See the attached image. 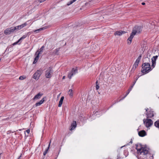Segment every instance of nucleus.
I'll return each mask as SVG.
<instances>
[{
	"instance_id": "4be33fe9",
	"label": "nucleus",
	"mask_w": 159,
	"mask_h": 159,
	"mask_svg": "<svg viewBox=\"0 0 159 159\" xmlns=\"http://www.w3.org/2000/svg\"><path fill=\"white\" fill-rule=\"evenodd\" d=\"M68 93L70 97H72L73 96V92L72 89H69L68 92Z\"/></svg>"
},
{
	"instance_id": "58836bf2",
	"label": "nucleus",
	"mask_w": 159,
	"mask_h": 159,
	"mask_svg": "<svg viewBox=\"0 0 159 159\" xmlns=\"http://www.w3.org/2000/svg\"><path fill=\"white\" fill-rule=\"evenodd\" d=\"M129 143H132V141H130V142Z\"/></svg>"
},
{
	"instance_id": "1a4fd4ad",
	"label": "nucleus",
	"mask_w": 159,
	"mask_h": 159,
	"mask_svg": "<svg viewBox=\"0 0 159 159\" xmlns=\"http://www.w3.org/2000/svg\"><path fill=\"white\" fill-rule=\"evenodd\" d=\"M145 110H146V113H145L147 115V118H152L154 116V114L153 113V111H149L148 112V108H145Z\"/></svg>"
},
{
	"instance_id": "cd10ccee",
	"label": "nucleus",
	"mask_w": 159,
	"mask_h": 159,
	"mask_svg": "<svg viewBox=\"0 0 159 159\" xmlns=\"http://www.w3.org/2000/svg\"><path fill=\"white\" fill-rule=\"evenodd\" d=\"M77 0H72L69 3L67 4L68 5H69L71 4H72V3H73L74 2L76 1Z\"/></svg>"
},
{
	"instance_id": "473e14b6",
	"label": "nucleus",
	"mask_w": 159,
	"mask_h": 159,
	"mask_svg": "<svg viewBox=\"0 0 159 159\" xmlns=\"http://www.w3.org/2000/svg\"><path fill=\"white\" fill-rule=\"evenodd\" d=\"M138 79H137L134 82L133 84L131 86H133V87L134 86V85L135 84L137 80Z\"/></svg>"
},
{
	"instance_id": "bb28decb",
	"label": "nucleus",
	"mask_w": 159,
	"mask_h": 159,
	"mask_svg": "<svg viewBox=\"0 0 159 159\" xmlns=\"http://www.w3.org/2000/svg\"><path fill=\"white\" fill-rule=\"evenodd\" d=\"M137 66H136V65L134 64V65H133V67L131 69V71H134V70Z\"/></svg>"
},
{
	"instance_id": "b1692460",
	"label": "nucleus",
	"mask_w": 159,
	"mask_h": 159,
	"mask_svg": "<svg viewBox=\"0 0 159 159\" xmlns=\"http://www.w3.org/2000/svg\"><path fill=\"white\" fill-rule=\"evenodd\" d=\"M126 96H126V94L125 95L124 97H122L120 100H117L116 101H114V103H113V105H114V104H116V103L120 102V101L123 100L126 97Z\"/></svg>"
},
{
	"instance_id": "9d476101",
	"label": "nucleus",
	"mask_w": 159,
	"mask_h": 159,
	"mask_svg": "<svg viewBox=\"0 0 159 159\" xmlns=\"http://www.w3.org/2000/svg\"><path fill=\"white\" fill-rule=\"evenodd\" d=\"M41 73L40 71L38 70L33 75V78L36 80H38L39 77L40 76Z\"/></svg>"
},
{
	"instance_id": "ea45409f",
	"label": "nucleus",
	"mask_w": 159,
	"mask_h": 159,
	"mask_svg": "<svg viewBox=\"0 0 159 159\" xmlns=\"http://www.w3.org/2000/svg\"><path fill=\"white\" fill-rule=\"evenodd\" d=\"M1 59H0V61H1Z\"/></svg>"
},
{
	"instance_id": "e433bc0d",
	"label": "nucleus",
	"mask_w": 159,
	"mask_h": 159,
	"mask_svg": "<svg viewBox=\"0 0 159 159\" xmlns=\"http://www.w3.org/2000/svg\"><path fill=\"white\" fill-rule=\"evenodd\" d=\"M145 2H143L142 3V4L143 5H145Z\"/></svg>"
},
{
	"instance_id": "ddd939ff",
	"label": "nucleus",
	"mask_w": 159,
	"mask_h": 159,
	"mask_svg": "<svg viewBox=\"0 0 159 159\" xmlns=\"http://www.w3.org/2000/svg\"><path fill=\"white\" fill-rule=\"evenodd\" d=\"M43 95V93H39L33 98V99L34 100H38L41 98Z\"/></svg>"
},
{
	"instance_id": "aec40b11",
	"label": "nucleus",
	"mask_w": 159,
	"mask_h": 159,
	"mask_svg": "<svg viewBox=\"0 0 159 159\" xmlns=\"http://www.w3.org/2000/svg\"><path fill=\"white\" fill-rule=\"evenodd\" d=\"M51 142V140H50V142L48 144V147L45 150V151L43 152V155L44 156L48 152V150H49V147H50V146Z\"/></svg>"
},
{
	"instance_id": "c85d7f7f",
	"label": "nucleus",
	"mask_w": 159,
	"mask_h": 159,
	"mask_svg": "<svg viewBox=\"0 0 159 159\" xmlns=\"http://www.w3.org/2000/svg\"><path fill=\"white\" fill-rule=\"evenodd\" d=\"M25 78V77H24L23 76H21L19 77V79L20 80H24Z\"/></svg>"
},
{
	"instance_id": "a211bd4d",
	"label": "nucleus",
	"mask_w": 159,
	"mask_h": 159,
	"mask_svg": "<svg viewBox=\"0 0 159 159\" xmlns=\"http://www.w3.org/2000/svg\"><path fill=\"white\" fill-rule=\"evenodd\" d=\"M142 56L141 55L139 56L138 58L136 60L134 64L136 65V66H138V65L140 62Z\"/></svg>"
},
{
	"instance_id": "f03ea898",
	"label": "nucleus",
	"mask_w": 159,
	"mask_h": 159,
	"mask_svg": "<svg viewBox=\"0 0 159 159\" xmlns=\"http://www.w3.org/2000/svg\"><path fill=\"white\" fill-rule=\"evenodd\" d=\"M142 30V27L140 26H135L133 28L130 35L128 39V43L129 44L131 43L132 39L134 36L136 34L140 33Z\"/></svg>"
},
{
	"instance_id": "0eeeda50",
	"label": "nucleus",
	"mask_w": 159,
	"mask_h": 159,
	"mask_svg": "<svg viewBox=\"0 0 159 159\" xmlns=\"http://www.w3.org/2000/svg\"><path fill=\"white\" fill-rule=\"evenodd\" d=\"M78 73V70L76 68H73L71 71L69 73L68 77L70 79L71 78L72 76Z\"/></svg>"
},
{
	"instance_id": "412c9836",
	"label": "nucleus",
	"mask_w": 159,
	"mask_h": 159,
	"mask_svg": "<svg viewBox=\"0 0 159 159\" xmlns=\"http://www.w3.org/2000/svg\"><path fill=\"white\" fill-rule=\"evenodd\" d=\"M46 28H46V27H43L39 29L35 30L34 31V32H35L36 33H38L37 31H41V30H45V29H46Z\"/></svg>"
},
{
	"instance_id": "c9c22d12",
	"label": "nucleus",
	"mask_w": 159,
	"mask_h": 159,
	"mask_svg": "<svg viewBox=\"0 0 159 159\" xmlns=\"http://www.w3.org/2000/svg\"><path fill=\"white\" fill-rule=\"evenodd\" d=\"M21 155L18 158V159H21Z\"/></svg>"
},
{
	"instance_id": "2eb2a0df",
	"label": "nucleus",
	"mask_w": 159,
	"mask_h": 159,
	"mask_svg": "<svg viewBox=\"0 0 159 159\" xmlns=\"http://www.w3.org/2000/svg\"><path fill=\"white\" fill-rule=\"evenodd\" d=\"M138 134L139 136L143 137L147 135V133L145 130H142L138 132Z\"/></svg>"
},
{
	"instance_id": "4c0bfd02",
	"label": "nucleus",
	"mask_w": 159,
	"mask_h": 159,
	"mask_svg": "<svg viewBox=\"0 0 159 159\" xmlns=\"http://www.w3.org/2000/svg\"><path fill=\"white\" fill-rule=\"evenodd\" d=\"M65 78V76H64L63 77V78H62V79H64Z\"/></svg>"
},
{
	"instance_id": "7c9ffc66",
	"label": "nucleus",
	"mask_w": 159,
	"mask_h": 159,
	"mask_svg": "<svg viewBox=\"0 0 159 159\" xmlns=\"http://www.w3.org/2000/svg\"><path fill=\"white\" fill-rule=\"evenodd\" d=\"M59 51V49H56L55 50V54H58V52Z\"/></svg>"
},
{
	"instance_id": "20e7f679",
	"label": "nucleus",
	"mask_w": 159,
	"mask_h": 159,
	"mask_svg": "<svg viewBox=\"0 0 159 159\" xmlns=\"http://www.w3.org/2000/svg\"><path fill=\"white\" fill-rule=\"evenodd\" d=\"M53 70L52 68L49 67L47 69L45 72V76L47 78H50L53 74Z\"/></svg>"
},
{
	"instance_id": "9b49d317",
	"label": "nucleus",
	"mask_w": 159,
	"mask_h": 159,
	"mask_svg": "<svg viewBox=\"0 0 159 159\" xmlns=\"http://www.w3.org/2000/svg\"><path fill=\"white\" fill-rule=\"evenodd\" d=\"M28 24L27 23V22H25V23L22 24L21 25H19L18 26L15 27L14 28L15 29V31H17L21 30L23 27L26 26Z\"/></svg>"
},
{
	"instance_id": "423d86ee",
	"label": "nucleus",
	"mask_w": 159,
	"mask_h": 159,
	"mask_svg": "<svg viewBox=\"0 0 159 159\" xmlns=\"http://www.w3.org/2000/svg\"><path fill=\"white\" fill-rule=\"evenodd\" d=\"M143 121L145 126L147 128L151 126L153 123V121L150 119H144Z\"/></svg>"
},
{
	"instance_id": "f704fd0d",
	"label": "nucleus",
	"mask_w": 159,
	"mask_h": 159,
	"mask_svg": "<svg viewBox=\"0 0 159 159\" xmlns=\"http://www.w3.org/2000/svg\"><path fill=\"white\" fill-rule=\"evenodd\" d=\"M98 111H97L96 112H95V113L94 114V115H95V116H96L97 114V113H98Z\"/></svg>"
},
{
	"instance_id": "39448f33",
	"label": "nucleus",
	"mask_w": 159,
	"mask_h": 159,
	"mask_svg": "<svg viewBox=\"0 0 159 159\" xmlns=\"http://www.w3.org/2000/svg\"><path fill=\"white\" fill-rule=\"evenodd\" d=\"M44 48V46H42V47L39 49V51L38 50L35 52V55H36V56L34 58V61L33 63L34 64L37 61L39 58V55L41 53V52H43Z\"/></svg>"
},
{
	"instance_id": "2f4dec72",
	"label": "nucleus",
	"mask_w": 159,
	"mask_h": 159,
	"mask_svg": "<svg viewBox=\"0 0 159 159\" xmlns=\"http://www.w3.org/2000/svg\"><path fill=\"white\" fill-rule=\"evenodd\" d=\"M19 42H20V41H19V40H18L16 42L14 43L13 44V45H16V44H17Z\"/></svg>"
},
{
	"instance_id": "4468645a",
	"label": "nucleus",
	"mask_w": 159,
	"mask_h": 159,
	"mask_svg": "<svg viewBox=\"0 0 159 159\" xmlns=\"http://www.w3.org/2000/svg\"><path fill=\"white\" fill-rule=\"evenodd\" d=\"M46 99V97L43 98L39 102L35 104V106L36 107L40 106L43 103Z\"/></svg>"
},
{
	"instance_id": "7ed1b4c3",
	"label": "nucleus",
	"mask_w": 159,
	"mask_h": 159,
	"mask_svg": "<svg viewBox=\"0 0 159 159\" xmlns=\"http://www.w3.org/2000/svg\"><path fill=\"white\" fill-rule=\"evenodd\" d=\"M142 69L141 71L144 74L148 73L151 70L150 64L148 62H145L143 64Z\"/></svg>"
},
{
	"instance_id": "dca6fc26",
	"label": "nucleus",
	"mask_w": 159,
	"mask_h": 159,
	"mask_svg": "<svg viewBox=\"0 0 159 159\" xmlns=\"http://www.w3.org/2000/svg\"><path fill=\"white\" fill-rule=\"evenodd\" d=\"M126 32L125 31H123L121 30L118 31H116L115 33V35H117L119 36H120L122 34H124Z\"/></svg>"
},
{
	"instance_id": "393cba45",
	"label": "nucleus",
	"mask_w": 159,
	"mask_h": 159,
	"mask_svg": "<svg viewBox=\"0 0 159 159\" xmlns=\"http://www.w3.org/2000/svg\"><path fill=\"white\" fill-rule=\"evenodd\" d=\"M133 88V86H131L130 88L128 90L127 92L126 93V96H127L128 94L132 90V89Z\"/></svg>"
},
{
	"instance_id": "6e6552de",
	"label": "nucleus",
	"mask_w": 159,
	"mask_h": 159,
	"mask_svg": "<svg viewBox=\"0 0 159 159\" xmlns=\"http://www.w3.org/2000/svg\"><path fill=\"white\" fill-rule=\"evenodd\" d=\"M15 31L14 27H11L10 28H7L4 31V33L6 35L9 34Z\"/></svg>"
},
{
	"instance_id": "c756f323",
	"label": "nucleus",
	"mask_w": 159,
	"mask_h": 159,
	"mask_svg": "<svg viewBox=\"0 0 159 159\" xmlns=\"http://www.w3.org/2000/svg\"><path fill=\"white\" fill-rule=\"evenodd\" d=\"M98 83V81H97L96 82V84H97V83ZM96 89L97 90L99 88V86L98 85L96 84Z\"/></svg>"
},
{
	"instance_id": "f8f14e48",
	"label": "nucleus",
	"mask_w": 159,
	"mask_h": 159,
	"mask_svg": "<svg viewBox=\"0 0 159 159\" xmlns=\"http://www.w3.org/2000/svg\"><path fill=\"white\" fill-rule=\"evenodd\" d=\"M158 57V56H153L152 58V65L151 66V67L154 68L156 64V61Z\"/></svg>"
},
{
	"instance_id": "f3484780",
	"label": "nucleus",
	"mask_w": 159,
	"mask_h": 159,
	"mask_svg": "<svg viewBox=\"0 0 159 159\" xmlns=\"http://www.w3.org/2000/svg\"><path fill=\"white\" fill-rule=\"evenodd\" d=\"M76 126V123L75 121H73L71 125V128L70 130H72L74 129Z\"/></svg>"
},
{
	"instance_id": "f257e3e1",
	"label": "nucleus",
	"mask_w": 159,
	"mask_h": 159,
	"mask_svg": "<svg viewBox=\"0 0 159 159\" xmlns=\"http://www.w3.org/2000/svg\"><path fill=\"white\" fill-rule=\"evenodd\" d=\"M138 159H153V157L149 153V149L147 147L136 148Z\"/></svg>"
},
{
	"instance_id": "72a5a7b5",
	"label": "nucleus",
	"mask_w": 159,
	"mask_h": 159,
	"mask_svg": "<svg viewBox=\"0 0 159 159\" xmlns=\"http://www.w3.org/2000/svg\"><path fill=\"white\" fill-rule=\"evenodd\" d=\"M26 132H27V133L28 134L30 132V129H27L26 130Z\"/></svg>"
},
{
	"instance_id": "a878e982",
	"label": "nucleus",
	"mask_w": 159,
	"mask_h": 159,
	"mask_svg": "<svg viewBox=\"0 0 159 159\" xmlns=\"http://www.w3.org/2000/svg\"><path fill=\"white\" fill-rule=\"evenodd\" d=\"M27 37L26 35H24L19 39V41H20L22 39H25Z\"/></svg>"
},
{
	"instance_id": "5701e85b",
	"label": "nucleus",
	"mask_w": 159,
	"mask_h": 159,
	"mask_svg": "<svg viewBox=\"0 0 159 159\" xmlns=\"http://www.w3.org/2000/svg\"><path fill=\"white\" fill-rule=\"evenodd\" d=\"M154 125L156 127L159 129V120L156 121L154 123Z\"/></svg>"
},
{
	"instance_id": "6ab92c4d",
	"label": "nucleus",
	"mask_w": 159,
	"mask_h": 159,
	"mask_svg": "<svg viewBox=\"0 0 159 159\" xmlns=\"http://www.w3.org/2000/svg\"><path fill=\"white\" fill-rule=\"evenodd\" d=\"M64 99V97L63 96L61 97V98L60 99V100L59 102V104H58V106L59 107H61Z\"/></svg>"
}]
</instances>
